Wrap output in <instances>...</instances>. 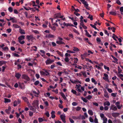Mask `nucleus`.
<instances>
[{
    "instance_id": "obj_40",
    "label": "nucleus",
    "mask_w": 123,
    "mask_h": 123,
    "mask_svg": "<svg viewBox=\"0 0 123 123\" xmlns=\"http://www.w3.org/2000/svg\"><path fill=\"white\" fill-rule=\"evenodd\" d=\"M21 41V40H18V41L20 44H23L25 43V42L23 40L22 41Z\"/></svg>"
},
{
    "instance_id": "obj_9",
    "label": "nucleus",
    "mask_w": 123,
    "mask_h": 123,
    "mask_svg": "<svg viewBox=\"0 0 123 123\" xmlns=\"http://www.w3.org/2000/svg\"><path fill=\"white\" fill-rule=\"evenodd\" d=\"M55 36L52 34H49L46 35V37L49 38H54L55 37Z\"/></svg>"
},
{
    "instance_id": "obj_55",
    "label": "nucleus",
    "mask_w": 123,
    "mask_h": 123,
    "mask_svg": "<svg viewBox=\"0 0 123 123\" xmlns=\"http://www.w3.org/2000/svg\"><path fill=\"white\" fill-rule=\"evenodd\" d=\"M73 31L74 32L77 33L79 35L80 34V33L78 32V31L77 30L75 29H74L73 30Z\"/></svg>"
},
{
    "instance_id": "obj_56",
    "label": "nucleus",
    "mask_w": 123,
    "mask_h": 123,
    "mask_svg": "<svg viewBox=\"0 0 123 123\" xmlns=\"http://www.w3.org/2000/svg\"><path fill=\"white\" fill-rule=\"evenodd\" d=\"M107 90L110 93H111L113 92V91L110 88H108Z\"/></svg>"
},
{
    "instance_id": "obj_34",
    "label": "nucleus",
    "mask_w": 123,
    "mask_h": 123,
    "mask_svg": "<svg viewBox=\"0 0 123 123\" xmlns=\"http://www.w3.org/2000/svg\"><path fill=\"white\" fill-rule=\"evenodd\" d=\"M13 56L15 57H20V55L16 53H13Z\"/></svg>"
},
{
    "instance_id": "obj_37",
    "label": "nucleus",
    "mask_w": 123,
    "mask_h": 123,
    "mask_svg": "<svg viewBox=\"0 0 123 123\" xmlns=\"http://www.w3.org/2000/svg\"><path fill=\"white\" fill-rule=\"evenodd\" d=\"M39 83V81L37 80L34 83V85L36 86H37L38 84Z\"/></svg>"
},
{
    "instance_id": "obj_27",
    "label": "nucleus",
    "mask_w": 123,
    "mask_h": 123,
    "mask_svg": "<svg viewBox=\"0 0 123 123\" xmlns=\"http://www.w3.org/2000/svg\"><path fill=\"white\" fill-rule=\"evenodd\" d=\"M81 99L85 103H86L88 101V100H87V99H86L85 98H84L83 97L81 98Z\"/></svg>"
},
{
    "instance_id": "obj_26",
    "label": "nucleus",
    "mask_w": 123,
    "mask_h": 123,
    "mask_svg": "<svg viewBox=\"0 0 123 123\" xmlns=\"http://www.w3.org/2000/svg\"><path fill=\"white\" fill-rule=\"evenodd\" d=\"M13 26L16 28H20L19 26L17 24H13Z\"/></svg>"
},
{
    "instance_id": "obj_62",
    "label": "nucleus",
    "mask_w": 123,
    "mask_h": 123,
    "mask_svg": "<svg viewBox=\"0 0 123 123\" xmlns=\"http://www.w3.org/2000/svg\"><path fill=\"white\" fill-rule=\"evenodd\" d=\"M118 76L120 78L121 80V79H123V78H122L123 77V75L122 74H120L118 75Z\"/></svg>"
},
{
    "instance_id": "obj_47",
    "label": "nucleus",
    "mask_w": 123,
    "mask_h": 123,
    "mask_svg": "<svg viewBox=\"0 0 123 123\" xmlns=\"http://www.w3.org/2000/svg\"><path fill=\"white\" fill-rule=\"evenodd\" d=\"M67 52L68 53H74V52L69 50H68L67 51Z\"/></svg>"
},
{
    "instance_id": "obj_15",
    "label": "nucleus",
    "mask_w": 123,
    "mask_h": 123,
    "mask_svg": "<svg viewBox=\"0 0 123 123\" xmlns=\"http://www.w3.org/2000/svg\"><path fill=\"white\" fill-rule=\"evenodd\" d=\"M56 43L57 44H65V43L64 42L61 41H57L56 42Z\"/></svg>"
},
{
    "instance_id": "obj_49",
    "label": "nucleus",
    "mask_w": 123,
    "mask_h": 123,
    "mask_svg": "<svg viewBox=\"0 0 123 123\" xmlns=\"http://www.w3.org/2000/svg\"><path fill=\"white\" fill-rule=\"evenodd\" d=\"M32 2V3L33 4V6H37V5H36V3L34 1H31Z\"/></svg>"
},
{
    "instance_id": "obj_16",
    "label": "nucleus",
    "mask_w": 123,
    "mask_h": 123,
    "mask_svg": "<svg viewBox=\"0 0 123 123\" xmlns=\"http://www.w3.org/2000/svg\"><path fill=\"white\" fill-rule=\"evenodd\" d=\"M4 102L5 103H9L11 102V100L10 99L8 98H4Z\"/></svg>"
},
{
    "instance_id": "obj_13",
    "label": "nucleus",
    "mask_w": 123,
    "mask_h": 123,
    "mask_svg": "<svg viewBox=\"0 0 123 123\" xmlns=\"http://www.w3.org/2000/svg\"><path fill=\"white\" fill-rule=\"evenodd\" d=\"M25 39V36L24 35H22L20 36L18 38V40H22Z\"/></svg>"
},
{
    "instance_id": "obj_17",
    "label": "nucleus",
    "mask_w": 123,
    "mask_h": 123,
    "mask_svg": "<svg viewBox=\"0 0 123 123\" xmlns=\"http://www.w3.org/2000/svg\"><path fill=\"white\" fill-rule=\"evenodd\" d=\"M35 108V107H34L33 106H31L30 107V110L34 111V112L36 110V109Z\"/></svg>"
},
{
    "instance_id": "obj_20",
    "label": "nucleus",
    "mask_w": 123,
    "mask_h": 123,
    "mask_svg": "<svg viewBox=\"0 0 123 123\" xmlns=\"http://www.w3.org/2000/svg\"><path fill=\"white\" fill-rule=\"evenodd\" d=\"M96 41L98 43H101V40L100 38L98 37H97V38Z\"/></svg>"
},
{
    "instance_id": "obj_61",
    "label": "nucleus",
    "mask_w": 123,
    "mask_h": 123,
    "mask_svg": "<svg viewBox=\"0 0 123 123\" xmlns=\"http://www.w3.org/2000/svg\"><path fill=\"white\" fill-rule=\"evenodd\" d=\"M80 86H81V85H80L79 84V85H76V89H78L79 88Z\"/></svg>"
},
{
    "instance_id": "obj_21",
    "label": "nucleus",
    "mask_w": 123,
    "mask_h": 123,
    "mask_svg": "<svg viewBox=\"0 0 123 123\" xmlns=\"http://www.w3.org/2000/svg\"><path fill=\"white\" fill-rule=\"evenodd\" d=\"M56 52L57 53V54L60 55V56L62 57L63 56V54L61 52L59 51V50H57L56 51Z\"/></svg>"
},
{
    "instance_id": "obj_48",
    "label": "nucleus",
    "mask_w": 123,
    "mask_h": 123,
    "mask_svg": "<svg viewBox=\"0 0 123 123\" xmlns=\"http://www.w3.org/2000/svg\"><path fill=\"white\" fill-rule=\"evenodd\" d=\"M65 61L66 62H68L69 61V59L68 57H66L65 59Z\"/></svg>"
},
{
    "instance_id": "obj_42",
    "label": "nucleus",
    "mask_w": 123,
    "mask_h": 123,
    "mask_svg": "<svg viewBox=\"0 0 123 123\" xmlns=\"http://www.w3.org/2000/svg\"><path fill=\"white\" fill-rule=\"evenodd\" d=\"M29 116L30 117H32L33 115V112L31 111H29Z\"/></svg>"
},
{
    "instance_id": "obj_7",
    "label": "nucleus",
    "mask_w": 123,
    "mask_h": 123,
    "mask_svg": "<svg viewBox=\"0 0 123 123\" xmlns=\"http://www.w3.org/2000/svg\"><path fill=\"white\" fill-rule=\"evenodd\" d=\"M20 103V101L19 99H18V100L15 101L13 103V106L15 107Z\"/></svg>"
},
{
    "instance_id": "obj_51",
    "label": "nucleus",
    "mask_w": 123,
    "mask_h": 123,
    "mask_svg": "<svg viewBox=\"0 0 123 123\" xmlns=\"http://www.w3.org/2000/svg\"><path fill=\"white\" fill-rule=\"evenodd\" d=\"M81 109V107H80L78 106L76 108V110L77 111H79Z\"/></svg>"
},
{
    "instance_id": "obj_39",
    "label": "nucleus",
    "mask_w": 123,
    "mask_h": 123,
    "mask_svg": "<svg viewBox=\"0 0 123 123\" xmlns=\"http://www.w3.org/2000/svg\"><path fill=\"white\" fill-rule=\"evenodd\" d=\"M95 118L94 120V122L95 123H98V119L96 118V116H95Z\"/></svg>"
},
{
    "instance_id": "obj_10",
    "label": "nucleus",
    "mask_w": 123,
    "mask_h": 123,
    "mask_svg": "<svg viewBox=\"0 0 123 123\" xmlns=\"http://www.w3.org/2000/svg\"><path fill=\"white\" fill-rule=\"evenodd\" d=\"M119 114V113H113L111 114L112 116L115 117H118Z\"/></svg>"
},
{
    "instance_id": "obj_5",
    "label": "nucleus",
    "mask_w": 123,
    "mask_h": 123,
    "mask_svg": "<svg viewBox=\"0 0 123 123\" xmlns=\"http://www.w3.org/2000/svg\"><path fill=\"white\" fill-rule=\"evenodd\" d=\"M38 102V100H36L34 101L32 104V105L34 107H35L36 106H38L39 104Z\"/></svg>"
},
{
    "instance_id": "obj_25",
    "label": "nucleus",
    "mask_w": 123,
    "mask_h": 123,
    "mask_svg": "<svg viewBox=\"0 0 123 123\" xmlns=\"http://www.w3.org/2000/svg\"><path fill=\"white\" fill-rule=\"evenodd\" d=\"M22 98L26 102H27L28 101V100L27 98L25 97H22Z\"/></svg>"
},
{
    "instance_id": "obj_8",
    "label": "nucleus",
    "mask_w": 123,
    "mask_h": 123,
    "mask_svg": "<svg viewBox=\"0 0 123 123\" xmlns=\"http://www.w3.org/2000/svg\"><path fill=\"white\" fill-rule=\"evenodd\" d=\"M111 56L113 58L115 61H112V62L115 63H116L117 64H118V62L117 61H118V59L116 58V57L114 56L113 55H111Z\"/></svg>"
},
{
    "instance_id": "obj_57",
    "label": "nucleus",
    "mask_w": 123,
    "mask_h": 123,
    "mask_svg": "<svg viewBox=\"0 0 123 123\" xmlns=\"http://www.w3.org/2000/svg\"><path fill=\"white\" fill-rule=\"evenodd\" d=\"M52 45L53 47L55 46H56V43L54 42H52Z\"/></svg>"
},
{
    "instance_id": "obj_45",
    "label": "nucleus",
    "mask_w": 123,
    "mask_h": 123,
    "mask_svg": "<svg viewBox=\"0 0 123 123\" xmlns=\"http://www.w3.org/2000/svg\"><path fill=\"white\" fill-rule=\"evenodd\" d=\"M69 120L70 121V122L71 123H74V121L72 119H71L70 118H69Z\"/></svg>"
},
{
    "instance_id": "obj_43",
    "label": "nucleus",
    "mask_w": 123,
    "mask_h": 123,
    "mask_svg": "<svg viewBox=\"0 0 123 123\" xmlns=\"http://www.w3.org/2000/svg\"><path fill=\"white\" fill-rule=\"evenodd\" d=\"M92 96L90 95H89L86 97V98L88 100H89L92 98Z\"/></svg>"
},
{
    "instance_id": "obj_60",
    "label": "nucleus",
    "mask_w": 123,
    "mask_h": 123,
    "mask_svg": "<svg viewBox=\"0 0 123 123\" xmlns=\"http://www.w3.org/2000/svg\"><path fill=\"white\" fill-rule=\"evenodd\" d=\"M51 28L54 31H55L56 29V27L55 26H51Z\"/></svg>"
},
{
    "instance_id": "obj_50",
    "label": "nucleus",
    "mask_w": 123,
    "mask_h": 123,
    "mask_svg": "<svg viewBox=\"0 0 123 123\" xmlns=\"http://www.w3.org/2000/svg\"><path fill=\"white\" fill-rule=\"evenodd\" d=\"M72 105L74 106H76L77 105V103L75 102H73L72 103Z\"/></svg>"
},
{
    "instance_id": "obj_64",
    "label": "nucleus",
    "mask_w": 123,
    "mask_h": 123,
    "mask_svg": "<svg viewBox=\"0 0 123 123\" xmlns=\"http://www.w3.org/2000/svg\"><path fill=\"white\" fill-rule=\"evenodd\" d=\"M120 10L121 12H123V6L120 7Z\"/></svg>"
},
{
    "instance_id": "obj_58",
    "label": "nucleus",
    "mask_w": 123,
    "mask_h": 123,
    "mask_svg": "<svg viewBox=\"0 0 123 123\" xmlns=\"http://www.w3.org/2000/svg\"><path fill=\"white\" fill-rule=\"evenodd\" d=\"M46 116L48 117H49V114L48 112H47L45 113Z\"/></svg>"
},
{
    "instance_id": "obj_35",
    "label": "nucleus",
    "mask_w": 123,
    "mask_h": 123,
    "mask_svg": "<svg viewBox=\"0 0 123 123\" xmlns=\"http://www.w3.org/2000/svg\"><path fill=\"white\" fill-rule=\"evenodd\" d=\"M74 63L75 64H76V63L78 61V59L76 58H74Z\"/></svg>"
},
{
    "instance_id": "obj_11",
    "label": "nucleus",
    "mask_w": 123,
    "mask_h": 123,
    "mask_svg": "<svg viewBox=\"0 0 123 123\" xmlns=\"http://www.w3.org/2000/svg\"><path fill=\"white\" fill-rule=\"evenodd\" d=\"M61 13H59L57 14H55L54 16V18H60V17L61 16Z\"/></svg>"
},
{
    "instance_id": "obj_46",
    "label": "nucleus",
    "mask_w": 123,
    "mask_h": 123,
    "mask_svg": "<svg viewBox=\"0 0 123 123\" xmlns=\"http://www.w3.org/2000/svg\"><path fill=\"white\" fill-rule=\"evenodd\" d=\"M71 92L73 93L74 94H76V93H77L76 91L74 89H72L71 90Z\"/></svg>"
},
{
    "instance_id": "obj_1",
    "label": "nucleus",
    "mask_w": 123,
    "mask_h": 123,
    "mask_svg": "<svg viewBox=\"0 0 123 123\" xmlns=\"http://www.w3.org/2000/svg\"><path fill=\"white\" fill-rule=\"evenodd\" d=\"M26 38L28 40V41L30 42L31 40V41L32 42H33L34 40H36V38L33 37V35H32L27 36Z\"/></svg>"
},
{
    "instance_id": "obj_53",
    "label": "nucleus",
    "mask_w": 123,
    "mask_h": 123,
    "mask_svg": "<svg viewBox=\"0 0 123 123\" xmlns=\"http://www.w3.org/2000/svg\"><path fill=\"white\" fill-rule=\"evenodd\" d=\"M81 114H80L79 116L77 117V118H76V119H81Z\"/></svg>"
},
{
    "instance_id": "obj_22",
    "label": "nucleus",
    "mask_w": 123,
    "mask_h": 123,
    "mask_svg": "<svg viewBox=\"0 0 123 123\" xmlns=\"http://www.w3.org/2000/svg\"><path fill=\"white\" fill-rule=\"evenodd\" d=\"M91 80L92 82L93 83H94L95 85H96L97 84V82L93 78H92L91 79Z\"/></svg>"
},
{
    "instance_id": "obj_44",
    "label": "nucleus",
    "mask_w": 123,
    "mask_h": 123,
    "mask_svg": "<svg viewBox=\"0 0 123 123\" xmlns=\"http://www.w3.org/2000/svg\"><path fill=\"white\" fill-rule=\"evenodd\" d=\"M103 123H107V119L106 118L105 119H103Z\"/></svg>"
},
{
    "instance_id": "obj_41",
    "label": "nucleus",
    "mask_w": 123,
    "mask_h": 123,
    "mask_svg": "<svg viewBox=\"0 0 123 123\" xmlns=\"http://www.w3.org/2000/svg\"><path fill=\"white\" fill-rule=\"evenodd\" d=\"M87 54V53H85L83 55H81V59L82 60H83L84 59V57L83 56V55H86Z\"/></svg>"
},
{
    "instance_id": "obj_38",
    "label": "nucleus",
    "mask_w": 123,
    "mask_h": 123,
    "mask_svg": "<svg viewBox=\"0 0 123 123\" xmlns=\"http://www.w3.org/2000/svg\"><path fill=\"white\" fill-rule=\"evenodd\" d=\"M80 25H81L82 26L84 25L83 20H80Z\"/></svg>"
},
{
    "instance_id": "obj_52",
    "label": "nucleus",
    "mask_w": 123,
    "mask_h": 123,
    "mask_svg": "<svg viewBox=\"0 0 123 123\" xmlns=\"http://www.w3.org/2000/svg\"><path fill=\"white\" fill-rule=\"evenodd\" d=\"M117 94V93H111V95L112 96H113L114 97H115L116 96V95Z\"/></svg>"
},
{
    "instance_id": "obj_3",
    "label": "nucleus",
    "mask_w": 123,
    "mask_h": 123,
    "mask_svg": "<svg viewBox=\"0 0 123 123\" xmlns=\"http://www.w3.org/2000/svg\"><path fill=\"white\" fill-rule=\"evenodd\" d=\"M21 78L22 79H24L27 81H29L30 80V78L26 74H22Z\"/></svg>"
},
{
    "instance_id": "obj_54",
    "label": "nucleus",
    "mask_w": 123,
    "mask_h": 123,
    "mask_svg": "<svg viewBox=\"0 0 123 123\" xmlns=\"http://www.w3.org/2000/svg\"><path fill=\"white\" fill-rule=\"evenodd\" d=\"M89 121L91 123H93V120L91 117H90L89 118Z\"/></svg>"
},
{
    "instance_id": "obj_23",
    "label": "nucleus",
    "mask_w": 123,
    "mask_h": 123,
    "mask_svg": "<svg viewBox=\"0 0 123 123\" xmlns=\"http://www.w3.org/2000/svg\"><path fill=\"white\" fill-rule=\"evenodd\" d=\"M105 93L104 94V96L105 97L107 98H109V96L108 95V93L107 92H105Z\"/></svg>"
},
{
    "instance_id": "obj_33",
    "label": "nucleus",
    "mask_w": 123,
    "mask_h": 123,
    "mask_svg": "<svg viewBox=\"0 0 123 123\" xmlns=\"http://www.w3.org/2000/svg\"><path fill=\"white\" fill-rule=\"evenodd\" d=\"M8 10L10 12H12L13 11L12 8L11 7H10L8 8Z\"/></svg>"
},
{
    "instance_id": "obj_2",
    "label": "nucleus",
    "mask_w": 123,
    "mask_h": 123,
    "mask_svg": "<svg viewBox=\"0 0 123 123\" xmlns=\"http://www.w3.org/2000/svg\"><path fill=\"white\" fill-rule=\"evenodd\" d=\"M80 1L84 5V6L86 7V9L89 10H90V8L88 6V4L85 0H80Z\"/></svg>"
},
{
    "instance_id": "obj_32",
    "label": "nucleus",
    "mask_w": 123,
    "mask_h": 123,
    "mask_svg": "<svg viewBox=\"0 0 123 123\" xmlns=\"http://www.w3.org/2000/svg\"><path fill=\"white\" fill-rule=\"evenodd\" d=\"M90 25L92 27L94 28L95 30H98V29L96 27V26L94 25H92V24H90Z\"/></svg>"
},
{
    "instance_id": "obj_6",
    "label": "nucleus",
    "mask_w": 123,
    "mask_h": 123,
    "mask_svg": "<svg viewBox=\"0 0 123 123\" xmlns=\"http://www.w3.org/2000/svg\"><path fill=\"white\" fill-rule=\"evenodd\" d=\"M18 85L19 87H20L21 89H24L25 88V85L23 83H21L20 82H18Z\"/></svg>"
},
{
    "instance_id": "obj_4",
    "label": "nucleus",
    "mask_w": 123,
    "mask_h": 123,
    "mask_svg": "<svg viewBox=\"0 0 123 123\" xmlns=\"http://www.w3.org/2000/svg\"><path fill=\"white\" fill-rule=\"evenodd\" d=\"M54 62V60H51L50 58H49L45 61V62L46 65H48L51 64Z\"/></svg>"
},
{
    "instance_id": "obj_14",
    "label": "nucleus",
    "mask_w": 123,
    "mask_h": 123,
    "mask_svg": "<svg viewBox=\"0 0 123 123\" xmlns=\"http://www.w3.org/2000/svg\"><path fill=\"white\" fill-rule=\"evenodd\" d=\"M19 32L21 34L23 35L24 34H25L24 30L21 29V28H20L19 29Z\"/></svg>"
},
{
    "instance_id": "obj_29",
    "label": "nucleus",
    "mask_w": 123,
    "mask_h": 123,
    "mask_svg": "<svg viewBox=\"0 0 123 123\" xmlns=\"http://www.w3.org/2000/svg\"><path fill=\"white\" fill-rule=\"evenodd\" d=\"M38 119L39 122H41L44 121L43 119L42 118L39 117Z\"/></svg>"
},
{
    "instance_id": "obj_24",
    "label": "nucleus",
    "mask_w": 123,
    "mask_h": 123,
    "mask_svg": "<svg viewBox=\"0 0 123 123\" xmlns=\"http://www.w3.org/2000/svg\"><path fill=\"white\" fill-rule=\"evenodd\" d=\"M110 15H116V12H109Z\"/></svg>"
},
{
    "instance_id": "obj_19",
    "label": "nucleus",
    "mask_w": 123,
    "mask_h": 123,
    "mask_svg": "<svg viewBox=\"0 0 123 123\" xmlns=\"http://www.w3.org/2000/svg\"><path fill=\"white\" fill-rule=\"evenodd\" d=\"M6 62L3 61H0V66H1L3 65L4 64H5Z\"/></svg>"
},
{
    "instance_id": "obj_28",
    "label": "nucleus",
    "mask_w": 123,
    "mask_h": 123,
    "mask_svg": "<svg viewBox=\"0 0 123 123\" xmlns=\"http://www.w3.org/2000/svg\"><path fill=\"white\" fill-rule=\"evenodd\" d=\"M73 48V50L74 51H77L79 50V49L76 47H74Z\"/></svg>"
},
{
    "instance_id": "obj_12",
    "label": "nucleus",
    "mask_w": 123,
    "mask_h": 123,
    "mask_svg": "<svg viewBox=\"0 0 123 123\" xmlns=\"http://www.w3.org/2000/svg\"><path fill=\"white\" fill-rule=\"evenodd\" d=\"M21 76V74L19 73H16L15 76L17 79H19Z\"/></svg>"
},
{
    "instance_id": "obj_63",
    "label": "nucleus",
    "mask_w": 123,
    "mask_h": 123,
    "mask_svg": "<svg viewBox=\"0 0 123 123\" xmlns=\"http://www.w3.org/2000/svg\"><path fill=\"white\" fill-rule=\"evenodd\" d=\"M105 33L108 36H109V34L108 33L107 31L106 30L105 31Z\"/></svg>"
},
{
    "instance_id": "obj_30",
    "label": "nucleus",
    "mask_w": 123,
    "mask_h": 123,
    "mask_svg": "<svg viewBox=\"0 0 123 123\" xmlns=\"http://www.w3.org/2000/svg\"><path fill=\"white\" fill-rule=\"evenodd\" d=\"M87 18H90L91 20H93V16L92 15H90V14H89V16Z\"/></svg>"
},
{
    "instance_id": "obj_31",
    "label": "nucleus",
    "mask_w": 123,
    "mask_h": 123,
    "mask_svg": "<svg viewBox=\"0 0 123 123\" xmlns=\"http://www.w3.org/2000/svg\"><path fill=\"white\" fill-rule=\"evenodd\" d=\"M60 117L62 120L65 118V116L63 115H61L60 116Z\"/></svg>"
},
{
    "instance_id": "obj_18",
    "label": "nucleus",
    "mask_w": 123,
    "mask_h": 123,
    "mask_svg": "<svg viewBox=\"0 0 123 123\" xmlns=\"http://www.w3.org/2000/svg\"><path fill=\"white\" fill-rule=\"evenodd\" d=\"M88 113L91 116H92L93 115V112L91 110H89L88 111Z\"/></svg>"
},
{
    "instance_id": "obj_59",
    "label": "nucleus",
    "mask_w": 123,
    "mask_h": 123,
    "mask_svg": "<svg viewBox=\"0 0 123 123\" xmlns=\"http://www.w3.org/2000/svg\"><path fill=\"white\" fill-rule=\"evenodd\" d=\"M40 73L41 74L44 75H45V72L43 71H40Z\"/></svg>"
},
{
    "instance_id": "obj_36",
    "label": "nucleus",
    "mask_w": 123,
    "mask_h": 123,
    "mask_svg": "<svg viewBox=\"0 0 123 123\" xmlns=\"http://www.w3.org/2000/svg\"><path fill=\"white\" fill-rule=\"evenodd\" d=\"M104 68L105 69H107L108 71H109L110 70L109 68L108 67H107L105 65L104 66Z\"/></svg>"
}]
</instances>
